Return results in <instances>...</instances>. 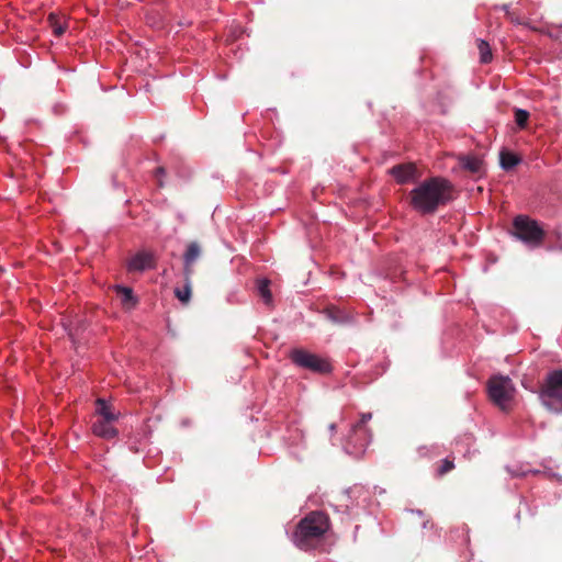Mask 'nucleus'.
Returning a JSON list of instances; mask_svg holds the SVG:
<instances>
[{"instance_id": "nucleus-21", "label": "nucleus", "mask_w": 562, "mask_h": 562, "mask_svg": "<svg viewBox=\"0 0 562 562\" xmlns=\"http://www.w3.org/2000/svg\"><path fill=\"white\" fill-rule=\"evenodd\" d=\"M529 119V113L522 109L515 110V122L519 128H525Z\"/></svg>"}, {"instance_id": "nucleus-8", "label": "nucleus", "mask_w": 562, "mask_h": 562, "mask_svg": "<svg viewBox=\"0 0 562 562\" xmlns=\"http://www.w3.org/2000/svg\"><path fill=\"white\" fill-rule=\"evenodd\" d=\"M503 10L512 22L529 25V18L526 16L524 11L526 10L529 16L533 15L536 13V4L528 0H520L514 10H509L507 5H503Z\"/></svg>"}, {"instance_id": "nucleus-4", "label": "nucleus", "mask_w": 562, "mask_h": 562, "mask_svg": "<svg viewBox=\"0 0 562 562\" xmlns=\"http://www.w3.org/2000/svg\"><path fill=\"white\" fill-rule=\"evenodd\" d=\"M539 397L551 412L562 413V370H553L544 378Z\"/></svg>"}, {"instance_id": "nucleus-5", "label": "nucleus", "mask_w": 562, "mask_h": 562, "mask_svg": "<svg viewBox=\"0 0 562 562\" xmlns=\"http://www.w3.org/2000/svg\"><path fill=\"white\" fill-rule=\"evenodd\" d=\"M513 234L532 248L539 247L546 236L539 223L527 215H518L514 218Z\"/></svg>"}, {"instance_id": "nucleus-7", "label": "nucleus", "mask_w": 562, "mask_h": 562, "mask_svg": "<svg viewBox=\"0 0 562 562\" xmlns=\"http://www.w3.org/2000/svg\"><path fill=\"white\" fill-rule=\"evenodd\" d=\"M290 359L297 367L315 373L325 374L331 371V366L327 359L304 349L292 350Z\"/></svg>"}, {"instance_id": "nucleus-14", "label": "nucleus", "mask_w": 562, "mask_h": 562, "mask_svg": "<svg viewBox=\"0 0 562 562\" xmlns=\"http://www.w3.org/2000/svg\"><path fill=\"white\" fill-rule=\"evenodd\" d=\"M462 167L472 173H480L482 171L483 161L475 156H464L460 158Z\"/></svg>"}, {"instance_id": "nucleus-11", "label": "nucleus", "mask_w": 562, "mask_h": 562, "mask_svg": "<svg viewBox=\"0 0 562 562\" xmlns=\"http://www.w3.org/2000/svg\"><path fill=\"white\" fill-rule=\"evenodd\" d=\"M390 172L398 183L414 181L419 177L416 166L411 162L394 166Z\"/></svg>"}, {"instance_id": "nucleus-23", "label": "nucleus", "mask_w": 562, "mask_h": 562, "mask_svg": "<svg viewBox=\"0 0 562 562\" xmlns=\"http://www.w3.org/2000/svg\"><path fill=\"white\" fill-rule=\"evenodd\" d=\"M454 468L453 461L450 459H445L441 461V464L437 469V473L439 476L445 475L449 471H451Z\"/></svg>"}, {"instance_id": "nucleus-12", "label": "nucleus", "mask_w": 562, "mask_h": 562, "mask_svg": "<svg viewBox=\"0 0 562 562\" xmlns=\"http://www.w3.org/2000/svg\"><path fill=\"white\" fill-rule=\"evenodd\" d=\"M201 255V248L198 243L192 241L188 245L187 250L183 256L184 260V268L183 273L184 277L191 278L193 273V263L196 261V259Z\"/></svg>"}, {"instance_id": "nucleus-3", "label": "nucleus", "mask_w": 562, "mask_h": 562, "mask_svg": "<svg viewBox=\"0 0 562 562\" xmlns=\"http://www.w3.org/2000/svg\"><path fill=\"white\" fill-rule=\"evenodd\" d=\"M120 413L116 412L104 400L98 398L95 402V419L92 423V432L104 439H113L119 431L114 424L119 419Z\"/></svg>"}, {"instance_id": "nucleus-24", "label": "nucleus", "mask_w": 562, "mask_h": 562, "mask_svg": "<svg viewBox=\"0 0 562 562\" xmlns=\"http://www.w3.org/2000/svg\"><path fill=\"white\" fill-rule=\"evenodd\" d=\"M335 427H336L335 424L330 425L331 430H335Z\"/></svg>"}, {"instance_id": "nucleus-9", "label": "nucleus", "mask_w": 562, "mask_h": 562, "mask_svg": "<svg viewBox=\"0 0 562 562\" xmlns=\"http://www.w3.org/2000/svg\"><path fill=\"white\" fill-rule=\"evenodd\" d=\"M156 258L153 252L142 250L133 255L127 262L130 272H142L155 268Z\"/></svg>"}, {"instance_id": "nucleus-6", "label": "nucleus", "mask_w": 562, "mask_h": 562, "mask_svg": "<svg viewBox=\"0 0 562 562\" xmlns=\"http://www.w3.org/2000/svg\"><path fill=\"white\" fill-rule=\"evenodd\" d=\"M491 401L501 409H508L514 398L515 387L508 376L493 375L487 382Z\"/></svg>"}, {"instance_id": "nucleus-10", "label": "nucleus", "mask_w": 562, "mask_h": 562, "mask_svg": "<svg viewBox=\"0 0 562 562\" xmlns=\"http://www.w3.org/2000/svg\"><path fill=\"white\" fill-rule=\"evenodd\" d=\"M372 415L370 413L362 414L361 419L353 425L355 435H360V443L355 446V450L352 451L356 456H361L371 440V435L369 429L367 428V423L371 419Z\"/></svg>"}, {"instance_id": "nucleus-15", "label": "nucleus", "mask_w": 562, "mask_h": 562, "mask_svg": "<svg viewBox=\"0 0 562 562\" xmlns=\"http://www.w3.org/2000/svg\"><path fill=\"white\" fill-rule=\"evenodd\" d=\"M191 278H187L184 277V284L183 286H177L175 289V295L176 297L183 304H188L190 302V299H191V292H192V289H191Z\"/></svg>"}, {"instance_id": "nucleus-18", "label": "nucleus", "mask_w": 562, "mask_h": 562, "mask_svg": "<svg viewBox=\"0 0 562 562\" xmlns=\"http://www.w3.org/2000/svg\"><path fill=\"white\" fill-rule=\"evenodd\" d=\"M48 23H49V26L53 29V33L56 35V36H61L65 31H66V25L65 23L61 21V18L55 13H50L48 15Z\"/></svg>"}, {"instance_id": "nucleus-17", "label": "nucleus", "mask_w": 562, "mask_h": 562, "mask_svg": "<svg viewBox=\"0 0 562 562\" xmlns=\"http://www.w3.org/2000/svg\"><path fill=\"white\" fill-rule=\"evenodd\" d=\"M270 281L267 279L259 280L257 283L258 293L263 300L265 304L270 306L272 304V294L269 289Z\"/></svg>"}, {"instance_id": "nucleus-20", "label": "nucleus", "mask_w": 562, "mask_h": 562, "mask_svg": "<svg viewBox=\"0 0 562 562\" xmlns=\"http://www.w3.org/2000/svg\"><path fill=\"white\" fill-rule=\"evenodd\" d=\"M477 49L480 52L481 63L487 64L492 60L493 55L487 42L484 40H477Z\"/></svg>"}, {"instance_id": "nucleus-1", "label": "nucleus", "mask_w": 562, "mask_h": 562, "mask_svg": "<svg viewBox=\"0 0 562 562\" xmlns=\"http://www.w3.org/2000/svg\"><path fill=\"white\" fill-rule=\"evenodd\" d=\"M412 206L422 213H434L452 199L451 183L440 177L422 182L409 193Z\"/></svg>"}, {"instance_id": "nucleus-2", "label": "nucleus", "mask_w": 562, "mask_h": 562, "mask_svg": "<svg viewBox=\"0 0 562 562\" xmlns=\"http://www.w3.org/2000/svg\"><path fill=\"white\" fill-rule=\"evenodd\" d=\"M329 517L323 512H311L296 525L292 535L293 543L301 550H311L329 530Z\"/></svg>"}, {"instance_id": "nucleus-16", "label": "nucleus", "mask_w": 562, "mask_h": 562, "mask_svg": "<svg viewBox=\"0 0 562 562\" xmlns=\"http://www.w3.org/2000/svg\"><path fill=\"white\" fill-rule=\"evenodd\" d=\"M327 315L333 322L339 323V324H347V323H351L353 321V317L351 314H349L342 310L336 308V307L328 308Z\"/></svg>"}, {"instance_id": "nucleus-13", "label": "nucleus", "mask_w": 562, "mask_h": 562, "mask_svg": "<svg viewBox=\"0 0 562 562\" xmlns=\"http://www.w3.org/2000/svg\"><path fill=\"white\" fill-rule=\"evenodd\" d=\"M114 290L125 308L130 310L136 306L137 299L134 296L133 290L131 288L116 285Z\"/></svg>"}, {"instance_id": "nucleus-19", "label": "nucleus", "mask_w": 562, "mask_h": 562, "mask_svg": "<svg viewBox=\"0 0 562 562\" xmlns=\"http://www.w3.org/2000/svg\"><path fill=\"white\" fill-rule=\"evenodd\" d=\"M499 157L501 165L506 170L515 167L519 162V158L517 157V155L508 150H502Z\"/></svg>"}, {"instance_id": "nucleus-22", "label": "nucleus", "mask_w": 562, "mask_h": 562, "mask_svg": "<svg viewBox=\"0 0 562 562\" xmlns=\"http://www.w3.org/2000/svg\"><path fill=\"white\" fill-rule=\"evenodd\" d=\"M360 438L359 434L355 435L352 428L345 447L348 453L357 457L352 451L355 450V446L360 443Z\"/></svg>"}]
</instances>
